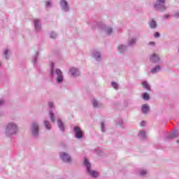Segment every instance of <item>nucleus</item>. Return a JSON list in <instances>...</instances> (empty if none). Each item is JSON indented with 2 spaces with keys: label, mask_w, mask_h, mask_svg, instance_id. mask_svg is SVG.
<instances>
[{
  "label": "nucleus",
  "mask_w": 179,
  "mask_h": 179,
  "mask_svg": "<svg viewBox=\"0 0 179 179\" xmlns=\"http://www.w3.org/2000/svg\"><path fill=\"white\" fill-rule=\"evenodd\" d=\"M84 164L86 166L87 172L91 177H94V178L98 177L99 173H97V171L90 170V163H89V161L87 158L84 159Z\"/></svg>",
  "instance_id": "1"
},
{
  "label": "nucleus",
  "mask_w": 179,
  "mask_h": 179,
  "mask_svg": "<svg viewBox=\"0 0 179 179\" xmlns=\"http://www.w3.org/2000/svg\"><path fill=\"white\" fill-rule=\"evenodd\" d=\"M6 131L8 134H10V135H13V134H16L17 127L15 124L9 123L7 126Z\"/></svg>",
  "instance_id": "2"
},
{
  "label": "nucleus",
  "mask_w": 179,
  "mask_h": 179,
  "mask_svg": "<svg viewBox=\"0 0 179 179\" xmlns=\"http://www.w3.org/2000/svg\"><path fill=\"white\" fill-rule=\"evenodd\" d=\"M74 132H75L76 138H77L78 139H81V138H83V131H82V129H80V127H75Z\"/></svg>",
  "instance_id": "3"
},
{
  "label": "nucleus",
  "mask_w": 179,
  "mask_h": 179,
  "mask_svg": "<svg viewBox=\"0 0 179 179\" xmlns=\"http://www.w3.org/2000/svg\"><path fill=\"white\" fill-rule=\"evenodd\" d=\"M60 157L63 162H71V157L65 152H62L60 154Z\"/></svg>",
  "instance_id": "4"
},
{
  "label": "nucleus",
  "mask_w": 179,
  "mask_h": 179,
  "mask_svg": "<svg viewBox=\"0 0 179 179\" xmlns=\"http://www.w3.org/2000/svg\"><path fill=\"white\" fill-rule=\"evenodd\" d=\"M164 3V0H157V3L155 5V8H157V10H159V12H162V9H160V7Z\"/></svg>",
  "instance_id": "5"
},
{
  "label": "nucleus",
  "mask_w": 179,
  "mask_h": 179,
  "mask_svg": "<svg viewBox=\"0 0 179 179\" xmlns=\"http://www.w3.org/2000/svg\"><path fill=\"white\" fill-rule=\"evenodd\" d=\"M33 131L32 134L36 136L38 135V124L36 123H33Z\"/></svg>",
  "instance_id": "6"
},
{
  "label": "nucleus",
  "mask_w": 179,
  "mask_h": 179,
  "mask_svg": "<svg viewBox=\"0 0 179 179\" xmlns=\"http://www.w3.org/2000/svg\"><path fill=\"white\" fill-rule=\"evenodd\" d=\"M56 73L58 75L57 82H58V83H61V82H62V80H63L62 72L61 71V70L57 69Z\"/></svg>",
  "instance_id": "7"
},
{
  "label": "nucleus",
  "mask_w": 179,
  "mask_h": 179,
  "mask_svg": "<svg viewBox=\"0 0 179 179\" xmlns=\"http://www.w3.org/2000/svg\"><path fill=\"white\" fill-rule=\"evenodd\" d=\"M151 62H159L160 61V59L159 58V56L156 54L152 55V56L150 58Z\"/></svg>",
  "instance_id": "8"
},
{
  "label": "nucleus",
  "mask_w": 179,
  "mask_h": 179,
  "mask_svg": "<svg viewBox=\"0 0 179 179\" xmlns=\"http://www.w3.org/2000/svg\"><path fill=\"white\" fill-rule=\"evenodd\" d=\"M60 5L64 10H68V3L65 0H61Z\"/></svg>",
  "instance_id": "9"
},
{
  "label": "nucleus",
  "mask_w": 179,
  "mask_h": 179,
  "mask_svg": "<svg viewBox=\"0 0 179 179\" xmlns=\"http://www.w3.org/2000/svg\"><path fill=\"white\" fill-rule=\"evenodd\" d=\"M70 73L73 76H76V75H79V71L75 68H71L70 70Z\"/></svg>",
  "instance_id": "10"
},
{
  "label": "nucleus",
  "mask_w": 179,
  "mask_h": 179,
  "mask_svg": "<svg viewBox=\"0 0 179 179\" xmlns=\"http://www.w3.org/2000/svg\"><path fill=\"white\" fill-rule=\"evenodd\" d=\"M149 26L150 27H151V29H156L157 23L156 22V21H155V20H152L150 22Z\"/></svg>",
  "instance_id": "11"
},
{
  "label": "nucleus",
  "mask_w": 179,
  "mask_h": 179,
  "mask_svg": "<svg viewBox=\"0 0 179 179\" xmlns=\"http://www.w3.org/2000/svg\"><path fill=\"white\" fill-rule=\"evenodd\" d=\"M142 111L144 114H146V113H149V106L147 104L143 105Z\"/></svg>",
  "instance_id": "12"
},
{
  "label": "nucleus",
  "mask_w": 179,
  "mask_h": 179,
  "mask_svg": "<svg viewBox=\"0 0 179 179\" xmlns=\"http://www.w3.org/2000/svg\"><path fill=\"white\" fill-rule=\"evenodd\" d=\"M57 124L59 128L61 129V131H64V123L61 122V120H57Z\"/></svg>",
  "instance_id": "13"
},
{
  "label": "nucleus",
  "mask_w": 179,
  "mask_h": 179,
  "mask_svg": "<svg viewBox=\"0 0 179 179\" xmlns=\"http://www.w3.org/2000/svg\"><path fill=\"white\" fill-rule=\"evenodd\" d=\"M142 86H143L147 90H149V89H150V87H149V84H148V82L146 81H143L142 83Z\"/></svg>",
  "instance_id": "14"
},
{
  "label": "nucleus",
  "mask_w": 179,
  "mask_h": 179,
  "mask_svg": "<svg viewBox=\"0 0 179 179\" xmlns=\"http://www.w3.org/2000/svg\"><path fill=\"white\" fill-rule=\"evenodd\" d=\"M157 71H160V66H157L155 68L151 69V72L152 73H156V72H157Z\"/></svg>",
  "instance_id": "15"
},
{
  "label": "nucleus",
  "mask_w": 179,
  "mask_h": 179,
  "mask_svg": "<svg viewBox=\"0 0 179 179\" xmlns=\"http://www.w3.org/2000/svg\"><path fill=\"white\" fill-rule=\"evenodd\" d=\"M126 48L124 45H121L118 47L119 52H122V51L125 50Z\"/></svg>",
  "instance_id": "16"
},
{
  "label": "nucleus",
  "mask_w": 179,
  "mask_h": 179,
  "mask_svg": "<svg viewBox=\"0 0 179 179\" xmlns=\"http://www.w3.org/2000/svg\"><path fill=\"white\" fill-rule=\"evenodd\" d=\"M44 124H45V127L48 129H51V124H50V122L48 121H45Z\"/></svg>",
  "instance_id": "17"
},
{
  "label": "nucleus",
  "mask_w": 179,
  "mask_h": 179,
  "mask_svg": "<svg viewBox=\"0 0 179 179\" xmlns=\"http://www.w3.org/2000/svg\"><path fill=\"white\" fill-rule=\"evenodd\" d=\"M143 99L144 100H149V99H150L149 94H148V93H144V94H143Z\"/></svg>",
  "instance_id": "18"
},
{
  "label": "nucleus",
  "mask_w": 179,
  "mask_h": 179,
  "mask_svg": "<svg viewBox=\"0 0 179 179\" xmlns=\"http://www.w3.org/2000/svg\"><path fill=\"white\" fill-rule=\"evenodd\" d=\"M50 118H51V120L52 121V122H55V118H54V113H50Z\"/></svg>",
  "instance_id": "19"
},
{
  "label": "nucleus",
  "mask_w": 179,
  "mask_h": 179,
  "mask_svg": "<svg viewBox=\"0 0 179 179\" xmlns=\"http://www.w3.org/2000/svg\"><path fill=\"white\" fill-rule=\"evenodd\" d=\"M178 136V132L175 131L171 134V138H177Z\"/></svg>",
  "instance_id": "20"
},
{
  "label": "nucleus",
  "mask_w": 179,
  "mask_h": 179,
  "mask_svg": "<svg viewBox=\"0 0 179 179\" xmlns=\"http://www.w3.org/2000/svg\"><path fill=\"white\" fill-rule=\"evenodd\" d=\"M106 33H107V34H111V33H113V29L108 28L106 30Z\"/></svg>",
  "instance_id": "21"
},
{
  "label": "nucleus",
  "mask_w": 179,
  "mask_h": 179,
  "mask_svg": "<svg viewBox=\"0 0 179 179\" xmlns=\"http://www.w3.org/2000/svg\"><path fill=\"white\" fill-rule=\"evenodd\" d=\"M40 21L38 20H35V27L36 29H38V23Z\"/></svg>",
  "instance_id": "22"
},
{
  "label": "nucleus",
  "mask_w": 179,
  "mask_h": 179,
  "mask_svg": "<svg viewBox=\"0 0 179 179\" xmlns=\"http://www.w3.org/2000/svg\"><path fill=\"white\" fill-rule=\"evenodd\" d=\"M139 135L141 138H145V131H140Z\"/></svg>",
  "instance_id": "23"
},
{
  "label": "nucleus",
  "mask_w": 179,
  "mask_h": 179,
  "mask_svg": "<svg viewBox=\"0 0 179 179\" xmlns=\"http://www.w3.org/2000/svg\"><path fill=\"white\" fill-rule=\"evenodd\" d=\"M112 86H113L114 89L117 90L118 89V85L115 83H112Z\"/></svg>",
  "instance_id": "24"
},
{
  "label": "nucleus",
  "mask_w": 179,
  "mask_h": 179,
  "mask_svg": "<svg viewBox=\"0 0 179 179\" xmlns=\"http://www.w3.org/2000/svg\"><path fill=\"white\" fill-rule=\"evenodd\" d=\"M92 103H93L94 107H97V101L93 100Z\"/></svg>",
  "instance_id": "25"
},
{
  "label": "nucleus",
  "mask_w": 179,
  "mask_h": 179,
  "mask_svg": "<svg viewBox=\"0 0 179 179\" xmlns=\"http://www.w3.org/2000/svg\"><path fill=\"white\" fill-rule=\"evenodd\" d=\"M140 174H141V176H145L146 172H145V171L143 170V171H141V172L140 173Z\"/></svg>",
  "instance_id": "26"
},
{
  "label": "nucleus",
  "mask_w": 179,
  "mask_h": 179,
  "mask_svg": "<svg viewBox=\"0 0 179 179\" xmlns=\"http://www.w3.org/2000/svg\"><path fill=\"white\" fill-rule=\"evenodd\" d=\"M154 36L155 38L160 37V34H159V32H156Z\"/></svg>",
  "instance_id": "27"
},
{
  "label": "nucleus",
  "mask_w": 179,
  "mask_h": 179,
  "mask_svg": "<svg viewBox=\"0 0 179 179\" xmlns=\"http://www.w3.org/2000/svg\"><path fill=\"white\" fill-rule=\"evenodd\" d=\"M135 43V39H131V41L129 42V45H132V44H134Z\"/></svg>",
  "instance_id": "28"
},
{
  "label": "nucleus",
  "mask_w": 179,
  "mask_h": 179,
  "mask_svg": "<svg viewBox=\"0 0 179 179\" xmlns=\"http://www.w3.org/2000/svg\"><path fill=\"white\" fill-rule=\"evenodd\" d=\"M54 73V64H52L51 74Z\"/></svg>",
  "instance_id": "29"
},
{
  "label": "nucleus",
  "mask_w": 179,
  "mask_h": 179,
  "mask_svg": "<svg viewBox=\"0 0 179 179\" xmlns=\"http://www.w3.org/2000/svg\"><path fill=\"white\" fill-rule=\"evenodd\" d=\"M48 105H49V107H50V108H52V106H53L52 102H50Z\"/></svg>",
  "instance_id": "30"
},
{
  "label": "nucleus",
  "mask_w": 179,
  "mask_h": 179,
  "mask_svg": "<svg viewBox=\"0 0 179 179\" xmlns=\"http://www.w3.org/2000/svg\"><path fill=\"white\" fill-rule=\"evenodd\" d=\"M8 50H6L4 51L5 55H8Z\"/></svg>",
  "instance_id": "31"
},
{
  "label": "nucleus",
  "mask_w": 179,
  "mask_h": 179,
  "mask_svg": "<svg viewBox=\"0 0 179 179\" xmlns=\"http://www.w3.org/2000/svg\"><path fill=\"white\" fill-rule=\"evenodd\" d=\"M3 103V101H0V106H2Z\"/></svg>",
  "instance_id": "32"
},
{
  "label": "nucleus",
  "mask_w": 179,
  "mask_h": 179,
  "mask_svg": "<svg viewBox=\"0 0 179 179\" xmlns=\"http://www.w3.org/2000/svg\"><path fill=\"white\" fill-rule=\"evenodd\" d=\"M176 16L177 17H179V13H177L176 14Z\"/></svg>",
  "instance_id": "33"
},
{
  "label": "nucleus",
  "mask_w": 179,
  "mask_h": 179,
  "mask_svg": "<svg viewBox=\"0 0 179 179\" xmlns=\"http://www.w3.org/2000/svg\"><path fill=\"white\" fill-rule=\"evenodd\" d=\"M145 124V122H142V123H141V127H144V124Z\"/></svg>",
  "instance_id": "34"
},
{
  "label": "nucleus",
  "mask_w": 179,
  "mask_h": 179,
  "mask_svg": "<svg viewBox=\"0 0 179 179\" xmlns=\"http://www.w3.org/2000/svg\"><path fill=\"white\" fill-rule=\"evenodd\" d=\"M150 44L151 45H155L154 42H150Z\"/></svg>",
  "instance_id": "35"
},
{
  "label": "nucleus",
  "mask_w": 179,
  "mask_h": 179,
  "mask_svg": "<svg viewBox=\"0 0 179 179\" xmlns=\"http://www.w3.org/2000/svg\"><path fill=\"white\" fill-rule=\"evenodd\" d=\"M101 125H102V128H104V124L102 123Z\"/></svg>",
  "instance_id": "36"
},
{
  "label": "nucleus",
  "mask_w": 179,
  "mask_h": 179,
  "mask_svg": "<svg viewBox=\"0 0 179 179\" xmlns=\"http://www.w3.org/2000/svg\"><path fill=\"white\" fill-rule=\"evenodd\" d=\"M177 143H179V141H177Z\"/></svg>",
  "instance_id": "37"
},
{
  "label": "nucleus",
  "mask_w": 179,
  "mask_h": 179,
  "mask_svg": "<svg viewBox=\"0 0 179 179\" xmlns=\"http://www.w3.org/2000/svg\"><path fill=\"white\" fill-rule=\"evenodd\" d=\"M0 66H1V63H0Z\"/></svg>",
  "instance_id": "38"
}]
</instances>
